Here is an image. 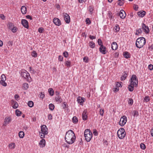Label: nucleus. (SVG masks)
Masks as SVG:
<instances>
[{
    "label": "nucleus",
    "mask_w": 153,
    "mask_h": 153,
    "mask_svg": "<svg viewBox=\"0 0 153 153\" xmlns=\"http://www.w3.org/2000/svg\"><path fill=\"white\" fill-rule=\"evenodd\" d=\"M138 84V80L137 77L135 75H132L129 80L128 88L129 91L130 92L133 91L134 87H137Z\"/></svg>",
    "instance_id": "obj_1"
},
{
    "label": "nucleus",
    "mask_w": 153,
    "mask_h": 153,
    "mask_svg": "<svg viewBox=\"0 0 153 153\" xmlns=\"http://www.w3.org/2000/svg\"><path fill=\"white\" fill-rule=\"evenodd\" d=\"M75 139V136L72 130H70L66 132L65 137V140L68 144H72L74 142Z\"/></svg>",
    "instance_id": "obj_2"
},
{
    "label": "nucleus",
    "mask_w": 153,
    "mask_h": 153,
    "mask_svg": "<svg viewBox=\"0 0 153 153\" xmlns=\"http://www.w3.org/2000/svg\"><path fill=\"white\" fill-rule=\"evenodd\" d=\"M146 43V40L143 37L138 38L136 40L135 45L136 47L139 48H141L145 45Z\"/></svg>",
    "instance_id": "obj_3"
},
{
    "label": "nucleus",
    "mask_w": 153,
    "mask_h": 153,
    "mask_svg": "<svg viewBox=\"0 0 153 153\" xmlns=\"http://www.w3.org/2000/svg\"><path fill=\"white\" fill-rule=\"evenodd\" d=\"M84 135L85 140L87 142H89L92 137V133L89 129H86L85 130Z\"/></svg>",
    "instance_id": "obj_4"
},
{
    "label": "nucleus",
    "mask_w": 153,
    "mask_h": 153,
    "mask_svg": "<svg viewBox=\"0 0 153 153\" xmlns=\"http://www.w3.org/2000/svg\"><path fill=\"white\" fill-rule=\"evenodd\" d=\"M21 76L27 79L28 82L30 81L31 77L30 74L25 70H22L21 72Z\"/></svg>",
    "instance_id": "obj_5"
},
{
    "label": "nucleus",
    "mask_w": 153,
    "mask_h": 153,
    "mask_svg": "<svg viewBox=\"0 0 153 153\" xmlns=\"http://www.w3.org/2000/svg\"><path fill=\"white\" fill-rule=\"evenodd\" d=\"M117 136L120 139L123 138L126 135V132L123 128H120L117 131Z\"/></svg>",
    "instance_id": "obj_6"
},
{
    "label": "nucleus",
    "mask_w": 153,
    "mask_h": 153,
    "mask_svg": "<svg viewBox=\"0 0 153 153\" xmlns=\"http://www.w3.org/2000/svg\"><path fill=\"white\" fill-rule=\"evenodd\" d=\"M127 121V117L125 115H123L121 118L119 124L121 126H123L125 124Z\"/></svg>",
    "instance_id": "obj_7"
},
{
    "label": "nucleus",
    "mask_w": 153,
    "mask_h": 153,
    "mask_svg": "<svg viewBox=\"0 0 153 153\" xmlns=\"http://www.w3.org/2000/svg\"><path fill=\"white\" fill-rule=\"evenodd\" d=\"M63 16L64 20L66 23L68 24L70 22V17L69 15L66 13H63Z\"/></svg>",
    "instance_id": "obj_8"
},
{
    "label": "nucleus",
    "mask_w": 153,
    "mask_h": 153,
    "mask_svg": "<svg viewBox=\"0 0 153 153\" xmlns=\"http://www.w3.org/2000/svg\"><path fill=\"white\" fill-rule=\"evenodd\" d=\"M41 134H47L48 133V128L45 125H43L41 126Z\"/></svg>",
    "instance_id": "obj_9"
},
{
    "label": "nucleus",
    "mask_w": 153,
    "mask_h": 153,
    "mask_svg": "<svg viewBox=\"0 0 153 153\" xmlns=\"http://www.w3.org/2000/svg\"><path fill=\"white\" fill-rule=\"evenodd\" d=\"M142 30H143L145 33L148 34L149 33L150 30L148 26H146L144 23H142Z\"/></svg>",
    "instance_id": "obj_10"
},
{
    "label": "nucleus",
    "mask_w": 153,
    "mask_h": 153,
    "mask_svg": "<svg viewBox=\"0 0 153 153\" xmlns=\"http://www.w3.org/2000/svg\"><path fill=\"white\" fill-rule=\"evenodd\" d=\"M99 50L100 53L103 54H106L108 52L106 50V48L104 45H101V47H100Z\"/></svg>",
    "instance_id": "obj_11"
},
{
    "label": "nucleus",
    "mask_w": 153,
    "mask_h": 153,
    "mask_svg": "<svg viewBox=\"0 0 153 153\" xmlns=\"http://www.w3.org/2000/svg\"><path fill=\"white\" fill-rule=\"evenodd\" d=\"M53 22L54 24L56 26H59L61 25V21L58 18H54Z\"/></svg>",
    "instance_id": "obj_12"
},
{
    "label": "nucleus",
    "mask_w": 153,
    "mask_h": 153,
    "mask_svg": "<svg viewBox=\"0 0 153 153\" xmlns=\"http://www.w3.org/2000/svg\"><path fill=\"white\" fill-rule=\"evenodd\" d=\"M82 120L84 121L86 120L88 118V113L87 111L86 110H84L82 114Z\"/></svg>",
    "instance_id": "obj_13"
},
{
    "label": "nucleus",
    "mask_w": 153,
    "mask_h": 153,
    "mask_svg": "<svg viewBox=\"0 0 153 153\" xmlns=\"http://www.w3.org/2000/svg\"><path fill=\"white\" fill-rule=\"evenodd\" d=\"M21 24L25 27L27 29L28 28V23L26 20L22 19L21 20Z\"/></svg>",
    "instance_id": "obj_14"
},
{
    "label": "nucleus",
    "mask_w": 153,
    "mask_h": 153,
    "mask_svg": "<svg viewBox=\"0 0 153 153\" xmlns=\"http://www.w3.org/2000/svg\"><path fill=\"white\" fill-rule=\"evenodd\" d=\"M85 100V99L83 97H78L77 98V101L79 103H80L81 105L83 104V102H84Z\"/></svg>",
    "instance_id": "obj_15"
},
{
    "label": "nucleus",
    "mask_w": 153,
    "mask_h": 153,
    "mask_svg": "<svg viewBox=\"0 0 153 153\" xmlns=\"http://www.w3.org/2000/svg\"><path fill=\"white\" fill-rule=\"evenodd\" d=\"M11 121V118L10 117H5L4 119V126H6Z\"/></svg>",
    "instance_id": "obj_16"
},
{
    "label": "nucleus",
    "mask_w": 153,
    "mask_h": 153,
    "mask_svg": "<svg viewBox=\"0 0 153 153\" xmlns=\"http://www.w3.org/2000/svg\"><path fill=\"white\" fill-rule=\"evenodd\" d=\"M119 16L121 18L123 19L125 18L126 14L124 10H121L120 12Z\"/></svg>",
    "instance_id": "obj_17"
},
{
    "label": "nucleus",
    "mask_w": 153,
    "mask_h": 153,
    "mask_svg": "<svg viewBox=\"0 0 153 153\" xmlns=\"http://www.w3.org/2000/svg\"><path fill=\"white\" fill-rule=\"evenodd\" d=\"M55 100L56 102L58 103H60L62 101V99L60 96H55Z\"/></svg>",
    "instance_id": "obj_18"
},
{
    "label": "nucleus",
    "mask_w": 153,
    "mask_h": 153,
    "mask_svg": "<svg viewBox=\"0 0 153 153\" xmlns=\"http://www.w3.org/2000/svg\"><path fill=\"white\" fill-rule=\"evenodd\" d=\"M146 12L145 11L141 10L137 12V14L141 17H143L146 15Z\"/></svg>",
    "instance_id": "obj_19"
},
{
    "label": "nucleus",
    "mask_w": 153,
    "mask_h": 153,
    "mask_svg": "<svg viewBox=\"0 0 153 153\" xmlns=\"http://www.w3.org/2000/svg\"><path fill=\"white\" fill-rule=\"evenodd\" d=\"M111 48L112 50H115L118 47L117 43L116 42H113L111 45Z\"/></svg>",
    "instance_id": "obj_20"
},
{
    "label": "nucleus",
    "mask_w": 153,
    "mask_h": 153,
    "mask_svg": "<svg viewBox=\"0 0 153 153\" xmlns=\"http://www.w3.org/2000/svg\"><path fill=\"white\" fill-rule=\"evenodd\" d=\"M39 144L40 146V147L43 148L45 146V141L44 139L41 140L39 143Z\"/></svg>",
    "instance_id": "obj_21"
},
{
    "label": "nucleus",
    "mask_w": 153,
    "mask_h": 153,
    "mask_svg": "<svg viewBox=\"0 0 153 153\" xmlns=\"http://www.w3.org/2000/svg\"><path fill=\"white\" fill-rule=\"evenodd\" d=\"M124 74H123L120 77V80L121 81H124L125 80L127 76L128 73L126 71L124 72Z\"/></svg>",
    "instance_id": "obj_22"
},
{
    "label": "nucleus",
    "mask_w": 153,
    "mask_h": 153,
    "mask_svg": "<svg viewBox=\"0 0 153 153\" xmlns=\"http://www.w3.org/2000/svg\"><path fill=\"white\" fill-rule=\"evenodd\" d=\"M21 11L22 13L23 14H25L27 12V8L26 7L24 6H22L21 7Z\"/></svg>",
    "instance_id": "obj_23"
},
{
    "label": "nucleus",
    "mask_w": 153,
    "mask_h": 153,
    "mask_svg": "<svg viewBox=\"0 0 153 153\" xmlns=\"http://www.w3.org/2000/svg\"><path fill=\"white\" fill-rule=\"evenodd\" d=\"M142 33V30L141 28H139L136 30V31L135 33V34L136 35H139L141 34Z\"/></svg>",
    "instance_id": "obj_24"
},
{
    "label": "nucleus",
    "mask_w": 153,
    "mask_h": 153,
    "mask_svg": "<svg viewBox=\"0 0 153 153\" xmlns=\"http://www.w3.org/2000/svg\"><path fill=\"white\" fill-rule=\"evenodd\" d=\"M123 55L124 57L126 59H128L131 56L129 53L127 51L124 52L123 53Z\"/></svg>",
    "instance_id": "obj_25"
},
{
    "label": "nucleus",
    "mask_w": 153,
    "mask_h": 153,
    "mask_svg": "<svg viewBox=\"0 0 153 153\" xmlns=\"http://www.w3.org/2000/svg\"><path fill=\"white\" fill-rule=\"evenodd\" d=\"M72 120L73 122L75 124H76L78 121L77 117L76 116H74L73 117Z\"/></svg>",
    "instance_id": "obj_26"
},
{
    "label": "nucleus",
    "mask_w": 153,
    "mask_h": 153,
    "mask_svg": "<svg viewBox=\"0 0 153 153\" xmlns=\"http://www.w3.org/2000/svg\"><path fill=\"white\" fill-rule=\"evenodd\" d=\"M114 31L116 32H118L120 30V27L119 25L117 24H116L114 27Z\"/></svg>",
    "instance_id": "obj_27"
},
{
    "label": "nucleus",
    "mask_w": 153,
    "mask_h": 153,
    "mask_svg": "<svg viewBox=\"0 0 153 153\" xmlns=\"http://www.w3.org/2000/svg\"><path fill=\"white\" fill-rule=\"evenodd\" d=\"M89 45L90 48H94L95 46V43L92 41L90 42H89Z\"/></svg>",
    "instance_id": "obj_28"
},
{
    "label": "nucleus",
    "mask_w": 153,
    "mask_h": 153,
    "mask_svg": "<svg viewBox=\"0 0 153 153\" xmlns=\"http://www.w3.org/2000/svg\"><path fill=\"white\" fill-rule=\"evenodd\" d=\"M48 91L49 93L51 96H52L53 95L54 91L52 88H49L48 89Z\"/></svg>",
    "instance_id": "obj_29"
},
{
    "label": "nucleus",
    "mask_w": 153,
    "mask_h": 153,
    "mask_svg": "<svg viewBox=\"0 0 153 153\" xmlns=\"http://www.w3.org/2000/svg\"><path fill=\"white\" fill-rule=\"evenodd\" d=\"M25 135L24 132L22 131H20L19 134V136L20 138H23Z\"/></svg>",
    "instance_id": "obj_30"
},
{
    "label": "nucleus",
    "mask_w": 153,
    "mask_h": 153,
    "mask_svg": "<svg viewBox=\"0 0 153 153\" xmlns=\"http://www.w3.org/2000/svg\"><path fill=\"white\" fill-rule=\"evenodd\" d=\"M49 108L51 111H53L54 108V105L52 103H51L49 105Z\"/></svg>",
    "instance_id": "obj_31"
},
{
    "label": "nucleus",
    "mask_w": 153,
    "mask_h": 153,
    "mask_svg": "<svg viewBox=\"0 0 153 153\" xmlns=\"http://www.w3.org/2000/svg\"><path fill=\"white\" fill-rule=\"evenodd\" d=\"M15 113L17 116H19L21 115V114L22 113V112L19 109H16V110Z\"/></svg>",
    "instance_id": "obj_32"
},
{
    "label": "nucleus",
    "mask_w": 153,
    "mask_h": 153,
    "mask_svg": "<svg viewBox=\"0 0 153 153\" xmlns=\"http://www.w3.org/2000/svg\"><path fill=\"white\" fill-rule=\"evenodd\" d=\"M27 105L29 107H32L33 106L34 103L33 101H30L28 102Z\"/></svg>",
    "instance_id": "obj_33"
},
{
    "label": "nucleus",
    "mask_w": 153,
    "mask_h": 153,
    "mask_svg": "<svg viewBox=\"0 0 153 153\" xmlns=\"http://www.w3.org/2000/svg\"><path fill=\"white\" fill-rule=\"evenodd\" d=\"M31 56L34 57L36 58L37 56V54L35 51H33L31 53Z\"/></svg>",
    "instance_id": "obj_34"
},
{
    "label": "nucleus",
    "mask_w": 153,
    "mask_h": 153,
    "mask_svg": "<svg viewBox=\"0 0 153 153\" xmlns=\"http://www.w3.org/2000/svg\"><path fill=\"white\" fill-rule=\"evenodd\" d=\"M23 87L25 90H27L29 88V85L28 83H24L23 84Z\"/></svg>",
    "instance_id": "obj_35"
},
{
    "label": "nucleus",
    "mask_w": 153,
    "mask_h": 153,
    "mask_svg": "<svg viewBox=\"0 0 153 153\" xmlns=\"http://www.w3.org/2000/svg\"><path fill=\"white\" fill-rule=\"evenodd\" d=\"M140 147L141 149L143 150H144L146 148L145 145L143 143H142L140 144Z\"/></svg>",
    "instance_id": "obj_36"
},
{
    "label": "nucleus",
    "mask_w": 153,
    "mask_h": 153,
    "mask_svg": "<svg viewBox=\"0 0 153 153\" xmlns=\"http://www.w3.org/2000/svg\"><path fill=\"white\" fill-rule=\"evenodd\" d=\"M150 100L149 97V96H147L144 98L143 101L144 102H147Z\"/></svg>",
    "instance_id": "obj_37"
},
{
    "label": "nucleus",
    "mask_w": 153,
    "mask_h": 153,
    "mask_svg": "<svg viewBox=\"0 0 153 153\" xmlns=\"http://www.w3.org/2000/svg\"><path fill=\"white\" fill-rule=\"evenodd\" d=\"M88 10L91 14H92L94 10V7L92 6H90L88 7Z\"/></svg>",
    "instance_id": "obj_38"
},
{
    "label": "nucleus",
    "mask_w": 153,
    "mask_h": 153,
    "mask_svg": "<svg viewBox=\"0 0 153 153\" xmlns=\"http://www.w3.org/2000/svg\"><path fill=\"white\" fill-rule=\"evenodd\" d=\"M9 147L11 149H14L15 148V144L14 143H10L9 145Z\"/></svg>",
    "instance_id": "obj_39"
},
{
    "label": "nucleus",
    "mask_w": 153,
    "mask_h": 153,
    "mask_svg": "<svg viewBox=\"0 0 153 153\" xmlns=\"http://www.w3.org/2000/svg\"><path fill=\"white\" fill-rule=\"evenodd\" d=\"M65 64L66 66L70 67L71 66V62L69 61H66L65 62Z\"/></svg>",
    "instance_id": "obj_40"
},
{
    "label": "nucleus",
    "mask_w": 153,
    "mask_h": 153,
    "mask_svg": "<svg viewBox=\"0 0 153 153\" xmlns=\"http://www.w3.org/2000/svg\"><path fill=\"white\" fill-rule=\"evenodd\" d=\"M5 80L2 81L0 80V84L4 86H6L7 85V84L5 82Z\"/></svg>",
    "instance_id": "obj_41"
},
{
    "label": "nucleus",
    "mask_w": 153,
    "mask_h": 153,
    "mask_svg": "<svg viewBox=\"0 0 153 153\" xmlns=\"http://www.w3.org/2000/svg\"><path fill=\"white\" fill-rule=\"evenodd\" d=\"M123 0H118L117 4L120 6L122 5L124 3V2L123 1Z\"/></svg>",
    "instance_id": "obj_42"
},
{
    "label": "nucleus",
    "mask_w": 153,
    "mask_h": 153,
    "mask_svg": "<svg viewBox=\"0 0 153 153\" xmlns=\"http://www.w3.org/2000/svg\"><path fill=\"white\" fill-rule=\"evenodd\" d=\"M98 44L100 47H101V45L103 46V43L100 39H99L97 41Z\"/></svg>",
    "instance_id": "obj_43"
},
{
    "label": "nucleus",
    "mask_w": 153,
    "mask_h": 153,
    "mask_svg": "<svg viewBox=\"0 0 153 153\" xmlns=\"http://www.w3.org/2000/svg\"><path fill=\"white\" fill-rule=\"evenodd\" d=\"M116 85L117 87H121L123 86V83L121 82H117L116 84Z\"/></svg>",
    "instance_id": "obj_44"
},
{
    "label": "nucleus",
    "mask_w": 153,
    "mask_h": 153,
    "mask_svg": "<svg viewBox=\"0 0 153 153\" xmlns=\"http://www.w3.org/2000/svg\"><path fill=\"white\" fill-rule=\"evenodd\" d=\"M133 116L134 117H137L139 115V113L137 111H133Z\"/></svg>",
    "instance_id": "obj_45"
},
{
    "label": "nucleus",
    "mask_w": 153,
    "mask_h": 153,
    "mask_svg": "<svg viewBox=\"0 0 153 153\" xmlns=\"http://www.w3.org/2000/svg\"><path fill=\"white\" fill-rule=\"evenodd\" d=\"M18 107V104L16 102H14V104L13 106V108L14 109H16Z\"/></svg>",
    "instance_id": "obj_46"
},
{
    "label": "nucleus",
    "mask_w": 153,
    "mask_h": 153,
    "mask_svg": "<svg viewBox=\"0 0 153 153\" xmlns=\"http://www.w3.org/2000/svg\"><path fill=\"white\" fill-rule=\"evenodd\" d=\"M38 31L39 33H42L45 31V30L42 27H39L38 29Z\"/></svg>",
    "instance_id": "obj_47"
},
{
    "label": "nucleus",
    "mask_w": 153,
    "mask_h": 153,
    "mask_svg": "<svg viewBox=\"0 0 153 153\" xmlns=\"http://www.w3.org/2000/svg\"><path fill=\"white\" fill-rule=\"evenodd\" d=\"M13 24L11 22H8V24H7V26L8 27H9V29H11V27L13 26Z\"/></svg>",
    "instance_id": "obj_48"
},
{
    "label": "nucleus",
    "mask_w": 153,
    "mask_h": 153,
    "mask_svg": "<svg viewBox=\"0 0 153 153\" xmlns=\"http://www.w3.org/2000/svg\"><path fill=\"white\" fill-rule=\"evenodd\" d=\"M85 22L86 23V24L88 25L90 24L91 23V21L88 18H87L86 19Z\"/></svg>",
    "instance_id": "obj_49"
},
{
    "label": "nucleus",
    "mask_w": 153,
    "mask_h": 153,
    "mask_svg": "<svg viewBox=\"0 0 153 153\" xmlns=\"http://www.w3.org/2000/svg\"><path fill=\"white\" fill-rule=\"evenodd\" d=\"M133 100L131 98L128 99V104L131 105L133 104Z\"/></svg>",
    "instance_id": "obj_50"
},
{
    "label": "nucleus",
    "mask_w": 153,
    "mask_h": 153,
    "mask_svg": "<svg viewBox=\"0 0 153 153\" xmlns=\"http://www.w3.org/2000/svg\"><path fill=\"white\" fill-rule=\"evenodd\" d=\"M6 80V77L5 75L4 74H2L1 76V80L2 81H4Z\"/></svg>",
    "instance_id": "obj_51"
},
{
    "label": "nucleus",
    "mask_w": 153,
    "mask_h": 153,
    "mask_svg": "<svg viewBox=\"0 0 153 153\" xmlns=\"http://www.w3.org/2000/svg\"><path fill=\"white\" fill-rule=\"evenodd\" d=\"M17 29L16 27H13L12 28H11L12 32L13 33H15L17 31Z\"/></svg>",
    "instance_id": "obj_52"
},
{
    "label": "nucleus",
    "mask_w": 153,
    "mask_h": 153,
    "mask_svg": "<svg viewBox=\"0 0 153 153\" xmlns=\"http://www.w3.org/2000/svg\"><path fill=\"white\" fill-rule=\"evenodd\" d=\"M63 55L65 58L68 57V52L66 51H65L63 53Z\"/></svg>",
    "instance_id": "obj_53"
},
{
    "label": "nucleus",
    "mask_w": 153,
    "mask_h": 153,
    "mask_svg": "<svg viewBox=\"0 0 153 153\" xmlns=\"http://www.w3.org/2000/svg\"><path fill=\"white\" fill-rule=\"evenodd\" d=\"M148 49L150 51H153V45L152 44L151 45H149L148 46Z\"/></svg>",
    "instance_id": "obj_54"
},
{
    "label": "nucleus",
    "mask_w": 153,
    "mask_h": 153,
    "mask_svg": "<svg viewBox=\"0 0 153 153\" xmlns=\"http://www.w3.org/2000/svg\"><path fill=\"white\" fill-rule=\"evenodd\" d=\"M104 112V109L101 108L100 111V115L102 116H103Z\"/></svg>",
    "instance_id": "obj_55"
},
{
    "label": "nucleus",
    "mask_w": 153,
    "mask_h": 153,
    "mask_svg": "<svg viewBox=\"0 0 153 153\" xmlns=\"http://www.w3.org/2000/svg\"><path fill=\"white\" fill-rule=\"evenodd\" d=\"M62 106L63 109H65L68 107V105H67L66 103L65 102H64L63 103V105Z\"/></svg>",
    "instance_id": "obj_56"
},
{
    "label": "nucleus",
    "mask_w": 153,
    "mask_h": 153,
    "mask_svg": "<svg viewBox=\"0 0 153 153\" xmlns=\"http://www.w3.org/2000/svg\"><path fill=\"white\" fill-rule=\"evenodd\" d=\"M148 68L150 71L152 70L153 69V65L152 64H150L149 65Z\"/></svg>",
    "instance_id": "obj_57"
},
{
    "label": "nucleus",
    "mask_w": 153,
    "mask_h": 153,
    "mask_svg": "<svg viewBox=\"0 0 153 153\" xmlns=\"http://www.w3.org/2000/svg\"><path fill=\"white\" fill-rule=\"evenodd\" d=\"M39 134L40 135V138H42V139H43V138H44L45 137V135H46V134H41V132H39Z\"/></svg>",
    "instance_id": "obj_58"
},
{
    "label": "nucleus",
    "mask_w": 153,
    "mask_h": 153,
    "mask_svg": "<svg viewBox=\"0 0 153 153\" xmlns=\"http://www.w3.org/2000/svg\"><path fill=\"white\" fill-rule=\"evenodd\" d=\"M0 17L2 20H4L5 19V17L3 14L0 15Z\"/></svg>",
    "instance_id": "obj_59"
},
{
    "label": "nucleus",
    "mask_w": 153,
    "mask_h": 153,
    "mask_svg": "<svg viewBox=\"0 0 153 153\" xmlns=\"http://www.w3.org/2000/svg\"><path fill=\"white\" fill-rule=\"evenodd\" d=\"M63 57L61 55H59V60L61 61H63Z\"/></svg>",
    "instance_id": "obj_60"
},
{
    "label": "nucleus",
    "mask_w": 153,
    "mask_h": 153,
    "mask_svg": "<svg viewBox=\"0 0 153 153\" xmlns=\"http://www.w3.org/2000/svg\"><path fill=\"white\" fill-rule=\"evenodd\" d=\"M48 120H50L52 119V116L51 114H49L48 115Z\"/></svg>",
    "instance_id": "obj_61"
},
{
    "label": "nucleus",
    "mask_w": 153,
    "mask_h": 153,
    "mask_svg": "<svg viewBox=\"0 0 153 153\" xmlns=\"http://www.w3.org/2000/svg\"><path fill=\"white\" fill-rule=\"evenodd\" d=\"M93 133L94 136H97L98 134L97 131L96 130H94Z\"/></svg>",
    "instance_id": "obj_62"
},
{
    "label": "nucleus",
    "mask_w": 153,
    "mask_h": 153,
    "mask_svg": "<svg viewBox=\"0 0 153 153\" xmlns=\"http://www.w3.org/2000/svg\"><path fill=\"white\" fill-rule=\"evenodd\" d=\"M39 95L40 97L42 99H43L45 97V95L42 92H41Z\"/></svg>",
    "instance_id": "obj_63"
},
{
    "label": "nucleus",
    "mask_w": 153,
    "mask_h": 153,
    "mask_svg": "<svg viewBox=\"0 0 153 153\" xmlns=\"http://www.w3.org/2000/svg\"><path fill=\"white\" fill-rule=\"evenodd\" d=\"M29 70L31 73L33 74L34 73V70L31 67H29Z\"/></svg>",
    "instance_id": "obj_64"
}]
</instances>
